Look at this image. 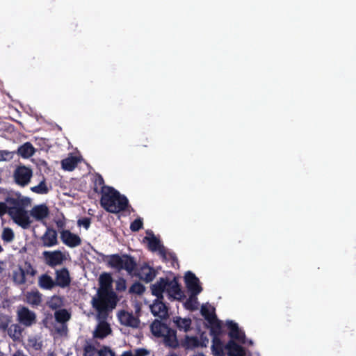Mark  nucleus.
I'll use <instances>...</instances> for the list:
<instances>
[{
    "label": "nucleus",
    "mask_w": 356,
    "mask_h": 356,
    "mask_svg": "<svg viewBox=\"0 0 356 356\" xmlns=\"http://www.w3.org/2000/svg\"><path fill=\"white\" fill-rule=\"evenodd\" d=\"M101 206L108 212L117 213L125 211L129 206L127 197L121 195L113 187L104 193L100 200Z\"/></svg>",
    "instance_id": "obj_1"
},
{
    "label": "nucleus",
    "mask_w": 356,
    "mask_h": 356,
    "mask_svg": "<svg viewBox=\"0 0 356 356\" xmlns=\"http://www.w3.org/2000/svg\"><path fill=\"white\" fill-rule=\"evenodd\" d=\"M150 330L154 337L163 338L165 346L174 348L179 346L177 331L161 321L154 320L150 325Z\"/></svg>",
    "instance_id": "obj_2"
},
{
    "label": "nucleus",
    "mask_w": 356,
    "mask_h": 356,
    "mask_svg": "<svg viewBox=\"0 0 356 356\" xmlns=\"http://www.w3.org/2000/svg\"><path fill=\"white\" fill-rule=\"evenodd\" d=\"M117 295L114 291H106L102 293L97 291V296L92 299V307L97 312L99 316H106L110 309L116 307Z\"/></svg>",
    "instance_id": "obj_3"
},
{
    "label": "nucleus",
    "mask_w": 356,
    "mask_h": 356,
    "mask_svg": "<svg viewBox=\"0 0 356 356\" xmlns=\"http://www.w3.org/2000/svg\"><path fill=\"white\" fill-rule=\"evenodd\" d=\"M151 291L156 299H163L164 291H166L169 296L173 298L176 295H180L181 293L180 286L175 277L172 280L168 277H160L155 284L152 285Z\"/></svg>",
    "instance_id": "obj_4"
},
{
    "label": "nucleus",
    "mask_w": 356,
    "mask_h": 356,
    "mask_svg": "<svg viewBox=\"0 0 356 356\" xmlns=\"http://www.w3.org/2000/svg\"><path fill=\"white\" fill-rule=\"evenodd\" d=\"M0 199H3L6 202L8 215H11V211L15 212L21 209H26L31 204L29 197H22L17 193H10L6 189L1 187Z\"/></svg>",
    "instance_id": "obj_5"
},
{
    "label": "nucleus",
    "mask_w": 356,
    "mask_h": 356,
    "mask_svg": "<svg viewBox=\"0 0 356 356\" xmlns=\"http://www.w3.org/2000/svg\"><path fill=\"white\" fill-rule=\"evenodd\" d=\"M108 265L118 270H125L131 273L136 268L137 264L134 258L130 255L118 254L108 256Z\"/></svg>",
    "instance_id": "obj_6"
},
{
    "label": "nucleus",
    "mask_w": 356,
    "mask_h": 356,
    "mask_svg": "<svg viewBox=\"0 0 356 356\" xmlns=\"http://www.w3.org/2000/svg\"><path fill=\"white\" fill-rule=\"evenodd\" d=\"M33 172L30 168L20 165L15 170L13 177L17 185L24 187L29 184Z\"/></svg>",
    "instance_id": "obj_7"
},
{
    "label": "nucleus",
    "mask_w": 356,
    "mask_h": 356,
    "mask_svg": "<svg viewBox=\"0 0 356 356\" xmlns=\"http://www.w3.org/2000/svg\"><path fill=\"white\" fill-rule=\"evenodd\" d=\"M45 264L51 268L62 265L66 257L60 250L44 251L42 253Z\"/></svg>",
    "instance_id": "obj_8"
},
{
    "label": "nucleus",
    "mask_w": 356,
    "mask_h": 356,
    "mask_svg": "<svg viewBox=\"0 0 356 356\" xmlns=\"http://www.w3.org/2000/svg\"><path fill=\"white\" fill-rule=\"evenodd\" d=\"M186 286L188 291L193 296H197L202 291L199 279L191 271L186 273L184 276Z\"/></svg>",
    "instance_id": "obj_9"
},
{
    "label": "nucleus",
    "mask_w": 356,
    "mask_h": 356,
    "mask_svg": "<svg viewBox=\"0 0 356 356\" xmlns=\"http://www.w3.org/2000/svg\"><path fill=\"white\" fill-rule=\"evenodd\" d=\"M13 220L23 229H29L31 224L29 213L26 209H21L11 211V215H9Z\"/></svg>",
    "instance_id": "obj_10"
},
{
    "label": "nucleus",
    "mask_w": 356,
    "mask_h": 356,
    "mask_svg": "<svg viewBox=\"0 0 356 356\" xmlns=\"http://www.w3.org/2000/svg\"><path fill=\"white\" fill-rule=\"evenodd\" d=\"M229 330L228 335L230 340L236 341L240 343H245V332L238 327L236 323L232 321H228L226 323Z\"/></svg>",
    "instance_id": "obj_11"
},
{
    "label": "nucleus",
    "mask_w": 356,
    "mask_h": 356,
    "mask_svg": "<svg viewBox=\"0 0 356 356\" xmlns=\"http://www.w3.org/2000/svg\"><path fill=\"white\" fill-rule=\"evenodd\" d=\"M61 241L67 247L73 248L81 244L80 236L70 230H62L60 232Z\"/></svg>",
    "instance_id": "obj_12"
},
{
    "label": "nucleus",
    "mask_w": 356,
    "mask_h": 356,
    "mask_svg": "<svg viewBox=\"0 0 356 356\" xmlns=\"http://www.w3.org/2000/svg\"><path fill=\"white\" fill-rule=\"evenodd\" d=\"M42 245L46 248L54 247L58 244V234L54 228L47 227L43 235L40 237Z\"/></svg>",
    "instance_id": "obj_13"
},
{
    "label": "nucleus",
    "mask_w": 356,
    "mask_h": 356,
    "mask_svg": "<svg viewBox=\"0 0 356 356\" xmlns=\"http://www.w3.org/2000/svg\"><path fill=\"white\" fill-rule=\"evenodd\" d=\"M150 310L154 316H158L161 319L168 317V308L163 302V299H156L150 306Z\"/></svg>",
    "instance_id": "obj_14"
},
{
    "label": "nucleus",
    "mask_w": 356,
    "mask_h": 356,
    "mask_svg": "<svg viewBox=\"0 0 356 356\" xmlns=\"http://www.w3.org/2000/svg\"><path fill=\"white\" fill-rule=\"evenodd\" d=\"M19 321L25 326H31L35 322V314L26 307L19 308L17 311Z\"/></svg>",
    "instance_id": "obj_15"
},
{
    "label": "nucleus",
    "mask_w": 356,
    "mask_h": 356,
    "mask_svg": "<svg viewBox=\"0 0 356 356\" xmlns=\"http://www.w3.org/2000/svg\"><path fill=\"white\" fill-rule=\"evenodd\" d=\"M152 236H145L144 238V241H147L148 242V248L149 250L152 252L159 251V254L162 258L166 257V249L165 248L161 243V241L159 238H157L151 232Z\"/></svg>",
    "instance_id": "obj_16"
},
{
    "label": "nucleus",
    "mask_w": 356,
    "mask_h": 356,
    "mask_svg": "<svg viewBox=\"0 0 356 356\" xmlns=\"http://www.w3.org/2000/svg\"><path fill=\"white\" fill-rule=\"evenodd\" d=\"M55 284L61 288H65L70 284L71 277L68 269L65 267L56 270L55 272Z\"/></svg>",
    "instance_id": "obj_17"
},
{
    "label": "nucleus",
    "mask_w": 356,
    "mask_h": 356,
    "mask_svg": "<svg viewBox=\"0 0 356 356\" xmlns=\"http://www.w3.org/2000/svg\"><path fill=\"white\" fill-rule=\"evenodd\" d=\"M156 273L154 268L150 267L147 264H144L140 268L137 276L140 280L149 283L155 278Z\"/></svg>",
    "instance_id": "obj_18"
},
{
    "label": "nucleus",
    "mask_w": 356,
    "mask_h": 356,
    "mask_svg": "<svg viewBox=\"0 0 356 356\" xmlns=\"http://www.w3.org/2000/svg\"><path fill=\"white\" fill-rule=\"evenodd\" d=\"M30 270L26 271L22 268L19 267L17 270L13 273V280L15 284L17 285H22L26 283V274H31L34 275L35 270L29 265Z\"/></svg>",
    "instance_id": "obj_19"
},
{
    "label": "nucleus",
    "mask_w": 356,
    "mask_h": 356,
    "mask_svg": "<svg viewBox=\"0 0 356 356\" xmlns=\"http://www.w3.org/2000/svg\"><path fill=\"white\" fill-rule=\"evenodd\" d=\"M119 319L122 324L127 326H130L132 327H138L139 326V319L135 317L132 313H129L125 311H120L119 314Z\"/></svg>",
    "instance_id": "obj_20"
},
{
    "label": "nucleus",
    "mask_w": 356,
    "mask_h": 356,
    "mask_svg": "<svg viewBox=\"0 0 356 356\" xmlns=\"http://www.w3.org/2000/svg\"><path fill=\"white\" fill-rule=\"evenodd\" d=\"M30 214L36 220L40 221L44 220L49 216V210L46 204L35 205L31 210Z\"/></svg>",
    "instance_id": "obj_21"
},
{
    "label": "nucleus",
    "mask_w": 356,
    "mask_h": 356,
    "mask_svg": "<svg viewBox=\"0 0 356 356\" xmlns=\"http://www.w3.org/2000/svg\"><path fill=\"white\" fill-rule=\"evenodd\" d=\"M225 348L227 350L228 356H244L245 355L243 348L234 340H229Z\"/></svg>",
    "instance_id": "obj_22"
},
{
    "label": "nucleus",
    "mask_w": 356,
    "mask_h": 356,
    "mask_svg": "<svg viewBox=\"0 0 356 356\" xmlns=\"http://www.w3.org/2000/svg\"><path fill=\"white\" fill-rule=\"evenodd\" d=\"M99 288L98 291H102V293L106 291H113L112 290V277L109 273H104L99 276Z\"/></svg>",
    "instance_id": "obj_23"
},
{
    "label": "nucleus",
    "mask_w": 356,
    "mask_h": 356,
    "mask_svg": "<svg viewBox=\"0 0 356 356\" xmlns=\"http://www.w3.org/2000/svg\"><path fill=\"white\" fill-rule=\"evenodd\" d=\"M111 332L110 325L106 322L100 323L95 331L94 332V337L98 339H104L108 336Z\"/></svg>",
    "instance_id": "obj_24"
},
{
    "label": "nucleus",
    "mask_w": 356,
    "mask_h": 356,
    "mask_svg": "<svg viewBox=\"0 0 356 356\" xmlns=\"http://www.w3.org/2000/svg\"><path fill=\"white\" fill-rule=\"evenodd\" d=\"M111 188V186H108L104 184V180L101 175L97 174L95 177L93 190L95 193H101L102 195L104 193L107 191V189Z\"/></svg>",
    "instance_id": "obj_25"
},
{
    "label": "nucleus",
    "mask_w": 356,
    "mask_h": 356,
    "mask_svg": "<svg viewBox=\"0 0 356 356\" xmlns=\"http://www.w3.org/2000/svg\"><path fill=\"white\" fill-rule=\"evenodd\" d=\"M38 285L41 289L47 290H50L56 286L54 280L47 274H42L40 276Z\"/></svg>",
    "instance_id": "obj_26"
},
{
    "label": "nucleus",
    "mask_w": 356,
    "mask_h": 356,
    "mask_svg": "<svg viewBox=\"0 0 356 356\" xmlns=\"http://www.w3.org/2000/svg\"><path fill=\"white\" fill-rule=\"evenodd\" d=\"M173 322L180 331L183 330L186 332L190 330L192 323L189 318H182L179 316L175 317Z\"/></svg>",
    "instance_id": "obj_27"
},
{
    "label": "nucleus",
    "mask_w": 356,
    "mask_h": 356,
    "mask_svg": "<svg viewBox=\"0 0 356 356\" xmlns=\"http://www.w3.org/2000/svg\"><path fill=\"white\" fill-rule=\"evenodd\" d=\"M35 152V149L33 145L26 142L21 145L17 150L18 154L23 158H29L32 156Z\"/></svg>",
    "instance_id": "obj_28"
},
{
    "label": "nucleus",
    "mask_w": 356,
    "mask_h": 356,
    "mask_svg": "<svg viewBox=\"0 0 356 356\" xmlns=\"http://www.w3.org/2000/svg\"><path fill=\"white\" fill-rule=\"evenodd\" d=\"M210 327L211 334L213 337H219L222 334V323L220 320L215 317L213 319L208 322Z\"/></svg>",
    "instance_id": "obj_29"
},
{
    "label": "nucleus",
    "mask_w": 356,
    "mask_h": 356,
    "mask_svg": "<svg viewBox=\"0 0 356 356\" xmlns=\"http://www.w3.org/2000/svg\"><path fill=\"white\" fill-rule=\"evenodd\" d=\"M26 302L33 305L38 306L42 302V296L38 291L28 292L26 295Z\"/></svg>",
    "instance_id": "obj_30"
},
{
    "label": "nucleus",
    "mask_w": 356,
    "mask_h": 356,
    "mask_svg": "<svg viewBox=\"0 0 356 356\" xmlns=\"http://www.w3.org/2000/svg\"><path fill=\"white\" fill-rule=\"evenodd\" d=\"M78 159L76 156L67 157L61 161L63 169L67 171H72L76 167Z\"/></svg>",
    "instance_id": "obj_31"
},
{
    "label": "nucleus",
    "mask_w": 356,
    "mask_h": 356,
    "mask_svg": "<svg viewBox=\"0 0 356 356\" xmlns=\"http://www.w3.org/2000/svg\"><path fill=\"white\" fill-rule=\"evenodd\" d=\"M224 346L219 337H213L211 349L213 353L217 356H222L224 354Z\"/></svg>",
    "instance_id": "obj_32"
},
{
    "label": "nucleus",
    "mask_w": 356,
    "mask_h": 356,
    "mask_svg": "<svg viewBox=\"0 0 356 356\" xmlns=\"http://www.w3.org/2000/svg\"><path fill=\"white\" fill-rule=\"evenodd\" d=\"M54 317L58 323H65L70 320L71 314L67 309H60L55 312Z\"/></svg>",
    "instance_id": "obj_33"
},
{
    "label": "nucleus",
    "mask_w": 356,
    "mask_h": 356,
    "mask_svg": "<svg viewBox=\"0 0 356 356\" xmlns=\"http://www.w3.org/2000/svg\"><path fill=\"white\" fill-rule=\"evenodd\" d=\"M31 190L32 192L37 194H47L49 192V188L46 185L44 179H43L38 185L31 187Z\"/></svg>",
    "instance_id": "obj_34"
},
{
    "label": "nucleus",
    "mask_w": 356,
    "mask_h": 356,
    "mask_svg": "<svg viewBox=\"0 0 356 356\" xmlns=\"http://www.w3.org/2000/svg\"><path fill=\"white\" fill-rule=\"evenodd\" d=\"M184 346L186 348H195L200 346V341L197 337L186 336Z\"/></svg>",
    "instance_id": "obj_35"
},
{
    "label": "nucleus",
    "mask_w": 356,
    "mask_h": 356,
    "mask_svg": "<svg viewBox=\"0 0 356 356\" xmlns=\"http://www.w3.org/2000/svg\"><path fill=\"white\" fill-rule=\"evenodd\" d=\"M201 314L204 316L207 322H209L215 317H216L214 308H212V310L210 311L207 307L204 305L201 308Z\"/></svg>",
    "instance_id": "obj_36"
},
{
    "label": "nucleus",
    "mask_w": 356,
    "mask_h": 356,
    "mask_svg": "<svg viewBox=\"0 0 356 356\" xmlns=\"http://www.w3.org/2000/svg\"><path fill=\"white\" fill-rule=\"evenodd\" d=\"M62 299L58 296H54L47 302L48 307L51 309H56L62 306Z\"/></svg>",
    "instance_id": "obj_37"
},
{
    "label": "nucleus",
    "mask_w": 356,
    "mask_h": 356,
    "mask_svg": "<svg viewBox=\"0 0 356 356\" xmlns=\"http://www.w3.org/2000/svg\"><path fill=\"white\" fill-rule=\"evenodd\" d=\"M145 290V288L141 283L136 282L129 288V292L130 293L141 295L144 293Z\"/></svg>",
    "instance_id": "obj_38"
},
{
    "label": "nucleus",
    "mask_w": 356,
    "mask_h": 356,
    "mask_svg": "<svg viewBox=\"0 0 356 356\" xmlns=\"http://www.w3.org/2000/svg\"><path fill=\"white\" fill-rule=\"evenodd\" d=\"M163 261H170L171 266L174 268L179 266V262L175 253L166 251V257L162 258Z\"/></svg>",
    "instance_id": "obj_39"
},
{
    "label": "nucleus",
    "mask_w": 356,
    "mask_h": 356,
    "mask_svg": "<svg viewBox=\"0 0 356 356\" xmlns=\"http://www.w3.org/2000/svg\"><path fill=\"white\" fill-rule=\"evenodd\" d=\"M14 237V232L10 228L7 227L3 229L1 238L4 241L8 243L11 242L13 241Z\"/></svg>",
    "instance_id": "obj_40"
},
{
    "label": "nucleus",
    "mask_w": 356,
    "mask_h": 356,
    "mask_svg": "<svg viewBox=\"0 0 356 356\" xmlns=\"http://www.w3.org/2000/svg\"><path fill=\"white\" fill-rule=\"evenodd\" d=\"M197 296H193L191 293L190 297L186 300L185 302V307L186 309L190 310H195L197 308Z\"/></svg>",
    "instance_id": "obj_41"
},
{
    "label": "nucleus",
    "mask_w": 356,
    "mask_h": 356,
    "mask_svg": "<svg viewBox=\"0 0 356 356\" xmlns=\"http://www.w3.org/2000/svg\"><path fill=\"white\" fill-rule=\"evenodd\" d=\"M143 219L140 218L135 219L130 225V229L134 232H138L140 229H143Z\"/></svg>",
    "instance_id": "obj_42"
},
{
    "label": "nucleus",
    "mask_w": 356,
    "mask_h": 356,
    "mask_svg": "<svg viewBox=\"0 0 356 356\" xmlns=\"http://www.w3.org/2000/svg\"><path fill=\"white\" fill-rule=\"evenodd\" d=\"M83 351V356H99V350L92 345L85 346Z\"/></svg>",
    "instance_id": "obj_43"
},
{
    "label": "nucleus",
    "mask_w": 356,
    "mask_h": 356,
    "mask_svg": "<svg viewBox=\"0 0 356 356\" xmlns=\"http://www.w3.org/2000/svg\"><path fill=\"white\" fill-rule=\"evenodd\" d=\"M8 333L9 336L12 338H18L21 334V332L19 330V327L17 325H12L8 330Z\"/></svg>",
    "instance_id": "obj_44"
},
{
    "label": "nucleus",
    "mask_w": 356,
    "mask_h": 356,
    "mask_svg": "<svg viewBox=\"0 0 356 356\" xmlns=\"http://www.w3.org/2000/svg\"><path fill=\"white\" fill-rule=\"evenodd\" d=\"M55 223L59 232L62 230H65V228L66 227V219L64 216H63L62 218L56 219Z\"/></svg>",
    "instance_id": "obj_45"
},
{
    "label": "nucleus",
    "mask_w": 356,
    "mask_h": 356,
    "mask_svg": "<svg viewBox=\"0 0 356 356\" xmlns=\"http://www.w3.org/2000/svg\"><path fill=\"white\" fill-rule=\"evenodd\" d=\"M127 289L126 280L124 278H120L116 282L115 289L118 291H124Z\"/></svg>",
    "instance_id": "obj_46"
},
{
    "label": "nucleus",
    "mask_w": 356,
    "mask_h": 356,
    "mask_svg": "<svg viewBox=\"0 0 356 356\" xmlns=\"http://www.w3.org/2000/svg\"><path fill=\"white\" fill-rule=\"evenodd\" d=\"M10 321L6 316H0V330L6 331L8 328Z\"/></svg>",
    "instance_id": "obj_47"
},
{
    "label": "nucleus",
    "mask_w": 356,
    "mask_h": 356,
    "mask_svg": "<svg viewBox=\"0 0 356 356\" xmlns=\"http://www.w3.org/2000/svg\"><path fill=\"white\" fill-rule=\"evenodd\" d=\"M99 356H115L114 352L108 347L104 346L99 350Z\"/></svg>",
    "instance_id": "obj_48"
},
{
    "label": "nucleus",
    "mask_w": 356,
    "mask_h": 356,
    "mask_svg": "<svg viewBox=\"0 0 356 356\" xmlns=\"http://www.w3.org/2000/svg\"><path fill=\"white\" fill-rule=\"evenodd\" d=\"M77 223L79 226H83L86 229H88L90 226L91 220L90 218L86 217L79 219Z\"/></svg>",
    "instance_id": "obj_49"
},
{
    "label": "nucleus",
    "mask_w": 356,
    "mask_h": 356,
    "mask_svg": "<svg viewBox=\"0 0 356 356\" xmlns=\"http://www.w3.org/2000/svg\"><path fill=\"white\" fill-rule=\"evenodd\" d=\"M12 156L10 152L6 150H0V161H5L10 159Z\"/></svg>",
    "instance_id": "obj_50"
},
{
    "label": "nucleus",
    "mask_w": 356,
    "mask_h": 356,
    "mask_svg": "<svg viewBox=\"0 0 356 356\" xmlns=\"http://www.w3.org/2000/svg\"><path fill=\"white\" fill-rule=\"evenodd\" d=\"M6 213L8 214V209L6 204V202H0V216H4Z\"/></svg>",
    "instance_id": "obj_51"
},
{
    "label": "nucleus",
    "mask_w": 356,
    "mask_h": 356,
    "mask_svg": "<svg viewBox=\"0 0 356 356\" xmlns=\"http://www.w3.org/2000/svg\"><path fill=\"white\" fill-rule=\"evenodd\" d=\"M134 356H146L148 354V351L144 348H138L135 350Z\"/></svg>",
    "instance_id": "obj_52"
},
{
    "label": "nucleus",
    "mask_w": 356,
    "mask_h": 356,
    "mask_svg": "<svg viewBox=\"0 0 356 356\" xmlns=\"http://www.w3.org/2000/svg\"><path fill=\"white\" fill-rule=\"evenodd\" d=\"M30 342H33L32 343V346L35 349V350H39L41 348V344L39 343H37L36 340L34 339V340H30L29 341Z\"/></svg>",
    "instance_id": "obj_53"
},
{
    "label": "nucleus",
    "mask_w": 356,
    "mask_h": 356,
    "mask_svg": "<svg viewBox=\"0 0 356 356\" xmlns=\"http://www.w3.org/2000/svg\"><path fill=\"white\" fill-rule=\"evenodd\" d=\"M13 356H27L22 350H17Z\"/></svg>",
    "instance_id": "obj_54"
},
{
    "label": "nucleus",
    "mask_w": 356,
    "mask_h": 356,
    "mask_svg": "<svg viewBox=\"0 0 356 356\" xmlns=\"http://www.w3.org/2000/svg\"><path fill=\"white\" fill-rule=\"evenodd\" d=\"M122 356H134V353L131 350L125 351L122 353Z\"/></svg>",
    "instance_id": "obj_55"
},
{
    "label": "nucleus",
    "mask_w": 356,
    "mask_h": 356,
    "mask_svg": "<svg viewBox=\"0 0 356 356\" xmlns=\"http://www.w3.org/2000/svg\"><path fill=\"white\" fill-rule=\"evenodd\" d=\"M3 261H0V273H2L3 268Z\"/></svg>",
    "instance_id": "obj_56"
},
{
    "label": "nucleus",
    "mask_w": 356,
    "mask_h": 356,
    "mask_svg": "<svg viewBox=\"0 0 356 356\" xmlns=\"http://www.w3.org/2000/svg\"><path fill=\"white\" fill-rule=\"evenodd\" d=\"M3 248L1 247V245H0V253H1V252H3Z\"/></svg>",
    "instance_id": "obj_57"
},
{
    "label": "nucleus",
    "mask_w": 356,
    "mask_h": 356,
    "mask_svg": "<svg viewBox=\"0 0 356 356\" xmlns=\"http://www.w3.org/2000/svg\"><path fill=\"white\" fill-rule=\"evenodd\" d=\"M169 356H178V355L175 353H172V354H170Z\"/></svg>",
    "instance_id": "obj_58"
}]
</instances>
